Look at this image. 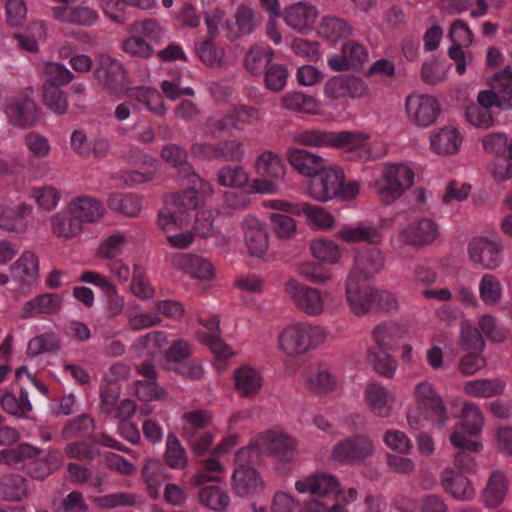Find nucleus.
Instances as JSON below:
<instances>
[{"label":"nucleus","instance_id":"obj_48","mask_svg":"<svg viewBox=\"0 0 512 512\" xmlns=\"http://www.w3.org/2000/svg\"><path fill=\"white\" fill-rule=\"evenodd\" d=\"M40 450L29 444H20L14 448L0 450V463L15 467L26 459L38 456Z\"/></svg>","mask_w":512,"mask_h":512},{"label":"nucleus","instance_id":"obj_30","mask_svg":"<svg viewBox=\"0 0 512 512\" xmlns=\"http://www.w3.org/2000/svg\"><path fill=\"white\" fill-rule=\"evenodd\" d=\"M369 407L377 416L388 417L390 415V403L394 402L387 389L377 383H371L365 390Z\"/></svg>","mask_w":512,"mask_h":512},{"label":"nucleus","instance_id":"obj_53","mask_svg":"<svg viewBox=\"0 0 512 512\" xmlns=\"http://www.w3.org/2000/svg\"><path fill=\"white\" fill-rule=\"evenodd\" d=\"M94 420L88 414H83L69 421L63 429V437L72 439L75 437H86L94 431Z\"/></svg>","mask_w":512,"mask_h":512},{"label":"nucleus","instance_id":"obj_29","mask_svg":"<svg viewBox=\"0 0 512 512\" xmlns=\"http://www.w3.org/2000/svg\"><path fill=\"white\" fill-rule=\"evenodd\" d=\"M236 443L235 438L231 439H225L220 444L217 445V447L214 449L212 457L204 461V472L198 473L194 476L192 483L195 486H200L206 481H220V478L218 476H208L206 474L207 471L210 472H217L222 470V465L218 461L217 457L220 454L226 453L229 451V449L234 446Z\"/></svg>","mask_w":512,"mask_h":512},{"label":"nucleus","instance_id":"obj_47","mask_svg":"<svg viewBox=\"0 0 512 512\" xmlns=\"http://www.w3.org/2000/svg\"><path fill=\"white\" fill-rule=\"evenodd\" d=\"M165 463L173 469H183L187 465V455L179 439L174 433L167 435Z\"/></svg>","mask_w":512,"mask_h":512},{"label":"nucleus","instance_id":"obj_32","mask_svg":"<svg viewBox=\"0 0 512 512\" xmlns=\"http://www.w3.org/2000/svg\"><path fill=\"white\" fill-rule=\"evenodd\" d=\"M71 211L73 215L80 218L81 222L93 223L103 216V206L98 200L81 196L71 203Z\"/></svg>","mask_w":512,"mask_h":512},{"label":"nucleus","instance_id":"obj_54","mask_svg":"<svg viewBox=\"0 0 512 512\" xmlns=\"http://www.w3.org/2000/svg\"><path fill=\"white\" fill-rule=\"evenodd\" d=\"M122 49L131 57L148 59L154 54L153 46L140 35L131 34L122 42Z\"/></svg>","mask_w":512,"mask_h":512},{"label":"nucleus","instance_id":"obj_34","mask_svg":"<svg viewBox=\"0 0 512 512\" xmlns=\"http://www.w3.org/2000/svg\"><path fill=\"white\" fill-rule=\"evenodd\" d=\"M318 33L324 39L336 42L352 34L351 25L337 16L324 17L319 25Z\"/></svg>","mask_w":512,"mask_h":512},{"label":"nucleus","instance_id":"obj_49","mask_svg":"<svg viewBox=\"0 0 512 512\" xmlns=\"http://www.w3.org/2000/svg\"><path fill=\"white\" fill-rule=\"evenodd\" d=\"M337 235L345 242H367L369 244H378L382 236L378 230L371 226H358L355 228H346L340 230Z\"/></svg>","mask_w":512,"mask_h":512},{"label":"nucleus","instance_id":"obj_61","mask_svg":"<svg viewBox=\"0 0 512 512\" xmlns=\"http://www.w3.org/2000/svg\"><path fill=\"white\" fill-rule=\"evenodd\" d=\"M491 96V105L501 110L512 109V85L494 84L492 89L481 91Z\"/></svg>","mask_w":512,"mask_h":512},{"label":"nucleus","instance_id":"obj_14","mask_svg":"<svg viewBox=\"0 0 512 512\" xmlns=\"http://www.w3.org/2000/svg\"><path fill=\"white\" fill-rule=\"evenodd\" d=\"M501 252V243L486 237L473 238L468 245L470 260L487 270H494L500 266Z\"/></svg>","mask_w":512,"mask_h":512},{"label":"nucleus","instance_id":"obj_27","mask_svg":"<svg viewBox=\"0 0 512 512\" xmlns=\"http://www.w3.org/2000/svg\"><path fill=\"white\" fill-rule=\"evenodd\" d=\"M508 481L503 472L495 470L491 473L483 491V499L489 508L498 507L505 499Z\"/></svg>","mask_w":512,"mask_h":512},{"label":"nucleus","instance_id":"obj_17","mask_svg":"<svg viewBox=\"0 0 512 512\" xmlns=\"http://www.w3.org/2000/svg\"><path fill=\"white\" fill-rule=\"evenodd\" d=\"M171 261L174 268L189 274L193 278L210 280L214 277V268L211 262L198 255L176 253Z\"/></svg>","mask_w":512,"mask_h":512},{"label":"nucleus","instance_id":"obj_51","mask_svg":"<svg viewBox=\"0 0 512 512\" xmlns=\"http://www.w3.org/2000/svg\"><path fill=\"white\" fill-rule=\"evenodd\" d=\"M168 343V337L163 331H153L137 339L134 347L138 352H146L154 356Z\"/></svg>","mask_w":512,"mask_h":512},{"label":"nucleus","instance_id":"obj_20","mask_svg":"<svg viewBox=\"0 0 512 512\" xmlns=\"http://www.w3.org/2000/svg\"><path fill=\"white\" fill-rule=\"evenodd\" d=\"M490 101L491 96L480 91L477 102L466 108L465 116L471 125L479 129H490L494 126L493 106Z\"/></svg>","mask_w":512,"mask_h":512},{"label":"nucleus","instance_id":"obj_41","mask_svg":"<svg viewBox=\"0 0 512 512\" xmlns=\"http://www.w3.org/2000/svg\"><path fill=\"white\" fill-rule=\"evenodd\" d=\"M52 228L57 236L71 238L82 231V222L80 218L73 215L70 206L66 213L57 214L52 218Z\"/></svg>","mask_w":512,"mask_h":512},{"label":"nucleus","instance_id":"obj_50","mask_svg":"<svg viewBox=\"0 0 512 512\" xmlns=\"http://www.w3.org/2000/svg\"><path fill=\"white\" fill-rule=\"evenodd\" d=\"M461 416L463 418L461 427L466 433L472 436L480 434L484 424V417L476 404L469 402L464 403L461 410Z\"/></svg>","mask_w":512,"mask_h":512},{"label":"nucleus","instance_id":"obj_8","mask_svg":"<svg viewBox=\"0 0 512 512\" xmlns=\"http://www.w3.org/2000/svg\"><path fill=\"white\" fill-rule=\"evenodd\" d=\"M259 457L262 453L271 455L282 462H291L297 449V442L281 431L268 430L257 435L256 442Z\"/></svg>","mask_w":512,"mask_h":512},{"label":"nucleus","instance_id":"obj_13","mask_svg":"<svg viewBox=\"0 0 512 512\" xmlns=\"http://www.w3.org/2000/svg\"><path fill=\"white\" fill-rule=\"evenodd\" d=\"M29 92L32 93L33 90L27 89L24 94L12 98L5 107L8 121L13 126L31 128L39 120L37 105Z\"/></svg>","mask_w":512,"mask_h":512},{"label":"nucleus","instance_id":"obj_58","mask_svg":"<svg viewBox=\"0 0 512 512\" xmlns=\"http://www.w3.org/2000/svg\"><path fill=\"white\" fill-rule=\"evenodd\" d=\"M310 249L315 258L330 264L336 263L340 256L338 246L333 241L327 239L313 241Z\"/></svg>","mask_w":512,"mask_h":512},{"label":"nucleus","instance_id":"obj_40","mask_svg":"<svg viewBox=\"0 0 512 512\" xmlns=\"http://www.w3.org/2000/svg\"><path fill=\"white\" fill-rule=\"evenodd\" d=\"M198 498L201 504L218 512L225 511L230 503L227 492L217 485H208L201 488L198 492Z\"/></svg>","mask_w":512,"mask_h":512},{"label":"nucleus","instance_id":"obj_23","mask_svg":"<svg viewBox=\"0 0 512 512\" xmlns=\"http://www.w3.org/2000/svg\"><path fill=\"white\" fill-rule=\"evenodd\" d=\"M384 263V256L378 249H368L355 257V264L349 275H355L356 278H364L368 281L381 271Z\"/></svg>","mask_w":512,"mask_h":512},{"label":"nucleus","instance_id":"obj_44","mask_svg":"<svg viewBox=\"0 0 512 512\" xmlns=\"http://www.w3.org/2000/svg\"><path fill=\"white\" fill-rule=\"evenodd\" d=\"M107 205L111 210L127 217H136L141 210V200L133 194H111L108 197Z\"/></svg>","mask_w":512,"mask_h":512},{"label":"nucleus","instance_id":"obj_38","mask_svg":"<svg viewBox=\"0 0 512 512\" xmlns=\"http://www.w3.org/2000/svg\"><path fill=\"white\" fill-rule=\"evenodd\" d=\"M444 489L458 500L468 499L473 494L469 479L463 474H454L452 470H445L442 477Z\"/></svg>","mask_w":512,"mask_h":512},{"label":"nucleus","instance_id":"obj_21","mask_svg":"<svg viewBox=\"0 0 512 512\" xmlns=\"http://www.w3.org/2000/svg\"><path fill=\"white\" fill-rule=\"evenodd\" d=\"M300 493L310 492L313 495L325 496L340 493V485L333 475L318 473L299 480L295 484Z\"/></svg>","mask_w":512,"mask_h":512},{"label":"nucleus","instance_id":"obj_45","mask_svg":"<svg viewBox=\"0 0 512 512\" xmlns=\"http://www.w3.org/2000/svg\"><path fill=\"white\" fill-rule=\"evenodd\" d=\"M244 155V144L237 139L215 142V160L239 163L243 160Z\"/></svg>","mask_w":512,"mask_h":512},{"label":"nucleus","instance_id":"obj_56","mask_svg":"<svg viewBox=\"0 0 512 512\" xmlns=\"http://www.w3.org/2000/svg\"><path fill=\"white\" fill-rule=\"evenodd\" d=\"M59 349V339L53 333L39 335L31 339L27 347V355L36 357L43 353L55 352Z\"/></svg>","mask_w":512,"mask_h":512},{"label":"nucleus","instance_id":"obj_28","mask_svg":"<svg viewBox=\"0 0 512 512\" xmlns=\"http://www.w3.org/2000/svg\"><path fill=\"white\" fill-rule=\"evenodd\" d=\"M27 481L18 474H7L0 478V498L5 501L20 502L26 499Z\"/></svg>","mask_w":512,"mask_h":512},{"label":"nucleus","instance_id":"obj_43","mask_svg":"<svg viewBox=\"0 0 512 512\" xmlns=\"http://www.w3.org/2000/svg\"><path fill=\"white\" fill-rule=\"evenodd\" d=\"M216 181L222 187L242 188L248 184L249 176L242 166L225 165L217 170Z\"/></svg>","mask_w":512,"mask_h":512},{"label":"nucleus","instance_id":"obj_36","mask_svg":"<svg viewBox=\"0 0 512 512\" xmlns=\"http://www.w3.org/2000/svg\"><path fill=\"white\" fill-rule=\"evenodd\" d=\"M505 382L498 379H479L466 383L465 392L473 397L490 398L501 395L505 389Z\"/></svg>","mask_w":512,"mask_h":512},{"label":"nucleus","instance_id":"obj_60","mask_svg":"<svg viewBox=\"0 0 512 512\" xmlns=\"http://www.w3.org/2000/svg\"><path fill=\"white\" fill-rule=\"evenodd\" d=\"M265 68L264 80L266 87L274 92L282 91L288 79L287 68L283 64H270Z\"/></svg>","mask_w":512,"mask_h":512},{"label":"nucleus","instance_id":"obj_15","mask_svg":"<svg viewBox=\"0 0 512 512\" xmlns=\"http://www.w3.org/2000/svg\"><path fill=\"white\" fill-rule=\"evenodd\" d=\"M373 443L365 436H355L339 442L333 449L334 459L340 462L362 461L373 453Z\"/></svg>","mask_w":512,"mask_h":512},{"label":"nucleus","instance_id":"obj_18","mask_svg":"<svg viewBox=\"0 0 512 512\" xmlns=\"http://www.w3.org/2000/svg\"><path fill=\"white\" fill-rule=\"evenodd\" d=\"M286 157L295 170L307 177L317 176L326 166L324 158L304 149L290 148Z\"/></svg>","mask_w":512,"mask_h":512},{"label":"nucleus","instance_id":"obj_7","mask_svg":"<svg viewBox=\"0 0 512 512\" xmlns=\"http://www.w3.org/2000/svg\"><path fill=\"white\" fill-rule=\"evenodd\" d=\"M361 138L356 132L351 131H325L320 129H306L294 135V141L300 145L309 147L354 148Z\"/></svg>","mask_w":512,"mask_h":512},{"label":"nucleus","instance_id":"obj_39","mask_svg":"<svg viewBox=\"0 0 512 512\" xmlns=\"http://www.w3.org/2000/svg\"><path fill=\"white\" fill-rule=\"evenodd\" d=\"M285 109L303 114H315L318 111V102L311 96L302 92H289L282 98Z\"/></svg>","mask_w":512,"mask_h":512},{"label":"nucleus","instance_id":"obj_57","mask_svg":"<svg viewBox=\"0 0 512 512\" xmlns=\"http://www.w3.org/2000/svg\"><path fill=\"white\" fill-rule=\"evenodd\" d=\"M45 76L44 86L58 87L72 81L74 75L64 65L59 63H46L43 70Z\"/></svg>","mask_w":512,"mask_h":512},{"label":"nucleus","instance_id":"obj_62","mask_svg":"<svg viewBox=\"0 0 512 512\" xmlns=\"http://www.w3.org/2000/svg\"><path fill=\"white\" fill-rule=\"evenodd\" d=\"M44 104L57 114H64L68 108V102L64 91L55 86H43Z\"/></svg>","mask_w":512,"mask_h":512},{"label":"nucleus","instance_id":"obj_24","mask_svg":"<svg viewBox=\"0 0 512 512\" xmlns=\"http://www.w3.org/2000/svg\"><path fill=\"white\" fill-rule=\"evenodd\" d=\"M62 307V298L55 293H44L26 302L21 310V317L32 318L40 314L52 315Z\"/></svg>","mask_w":512,"mask_h":512},{"label":"nucleus","instance_id":"obj_33","mask_svg":"<svg viewBox=\"0 0 512 512\" xmlns=\"http://www.w3.org/2000/svg\"><path fill=\"white\" fill-rule=\"evenodd\" d=\"M198 205V192L191 188L171 195L167 201V210L173 211L174 215L177 214L180 217V223H182L187 212L197 209Z\"/></svg>","mask_w":512,"mask_h":512},{"label":"nucleus","instance_id":"obj_46","mask_svg":"<svg viewBox=\"0 0 512 512\" xmlns=\"http://www.w3.org/2000/svg\"><path fill=\"white\" fill-rule=\"evenodd\" d=\"M234 18L238 31H230L227 34V38L231 41L239 38L240 36L251 34L257 26L254 11L245 5L238 6Z\"/></svg>","mask_w":512,"mask_h":512},{"label":"nucleus","instance_id":"obj_52","mask_svg":"<svg viewBox=\"0 0 512 512\" xmlns=\"http://www.w3.org/2000/svg\"><path fill=\"white\" fill-rule=\"evenodd\" d=\"M481 300L487 305H495L502 296V288L499 280L492 274L483 275L479 284Z\"/></svg>","mask_w":512,"mask_h":512},{"label":"nucleus","instance_id":"obj_11","mask_svg":"<svg viewBox=\"0 0 512 512\" xmlns=\"http://www.w3.org/2000/svg\"><path fill=\"white\" fill-rule=\"evenodd\" d=\"M375 287L364 278L349 275L345 282V298L351 312L356 316H364L373 312V294Z\"/></svg>","mask_w":512,"mask_h":512},{"label":"nucleus","instance_id":"obj_19","mask_svg":"<svg viewBox=\"0 0 512 512\" xmlns=\"http://www.w3.org/2000/svg\"><path fill=\"white\" fill-rule=\"evenodd\" d=\"M461 144L462 136L453 126L439 128L430 135L431 149L439 155H454L459 151Z\"/></svg>","mask_w":512,"mask_h":512},{"label":"nucleus","instance_id":"obj_42","mask_svg":"<svg viewBox=\"0 0 512 512\" xmlns=\"http://www.w3.org/2000/svg\"><path fill=\"white\" fill-rule=\"evenodd\" d=\"M388 351L387 349L370 347L367 360L378 374L386 378H392L395 374L397 363Z\"/></svg>","mask_w":512,"mask_h":512},{"label":"nucleus","instance_id":"obj_10","mask_svg":"<svg viewBox=\"0 0 512 512\" xmlns=\"http://www.w3.org/2000/svg\"><path fill=\"white\" fill-rule=\"evenodd\" d=\"M405 108L410 122L418 127L434 124L441 113L438 100L426 94H412L406 98Z\"/></svg>","mask_w":512,"mask_h":512},{"label":"nucleus","instance_id":"obj_64","mask_svg":"<svg viewBox=\"0 0 512 512\" xmlns=\"http://www.w3.org/2000/svg\"><path fill=\"white\" fill-rule=\"evenodd\" d=\"M55 512H88L89 506L79 491H72L58 503L54 502Z\"/></svg>","mask_w":512,"mask_h":512},{"label":"nucleus","instance_id":"obj_3","mask_svg":"<svg viewBox=\"0 0 512 512\" xmlns=\"http://www.w3.org/2000/svg\"><path fill=\"white\" fill-rule=\"evenodd\" d=\"M16 384L20 387V394L17 398L8 390L0 391V406L8 414L16 417H26L32 411V404L29 396L36 391L42 394L48 393V388L38 382L27 370L26 366L19 367L15 372Z\"/></svg>","mask_w":512,"mask_h":512},{"label":"nucleus","instance_id":"obj_9","mask_svg":"<svg viewBox=\"0 0 512 512\" xmlns=\"http://www.w3.org/2000/svg\"><path fill=\"white\" fill-rule=\"evenodd\" d=\"M415 399L419 411L434 425L442 428L446 425L448 415L441 396L431 383L424 381L415 387Z\"/></svg>","mask_w":512,"mask_h":512},{"label":"nucleus","instance_id":"obj_16","mask_svg":"<svg viewBox=\"0 0 512 512\" xmlns=\"http://www.w3.org/2000/svg\"><path fill=\"white\" fill-rule=\"evenodd\" d=\"M438 234V226L432 220L421 218L403 229L400 237L405 244L420 247L431 244Z\"/></svg>","mask_w":512,"mask_h":512},{"label":"nucleus","instance_id":"obj_55","mask_svg":"<svg viewBox=\"0 0 512 512\" xmlns=\"http://www.w3.org/2000/svg\"><path fill=\"white\" fill-rule=\"evenodd\" d=\"M161 157L174 167L179 168L185 175H190L192 166L187 162V152L176 144H168L162 148Z\"/></svg>","mask_w":512,"mask_h":512},{"label":"nucleus","instance_id":"obj_63","mask_svg":"<svg viewBox=\"0 0 512 512\" xmlns=\"http://www.w3.org/2000/svg\"><path fill=\"white\" fill-rule=\"evenodd\" d=\"M24 144L31 154L38 159L46 158L51 150L48 139L34 131L28 132L23 138Z\"/></svg>","mask_w":512,"mask_h":512},{"label":"nucleus","instance_id":"obj_1","mask_svg":"<svg viewBox=\"0 0 512 512\" xmlns=\"http://www.w3.org/2000/svg\"><path fill=\"white\" fill-rule=\"evenodd\" d=\"M309 195L319 202H327L334 198L343 201L354 199L359 194V185L355 181L345 183V174L341 167L323 168L314 176L308 186Z\"/></svg>","mask_w":512,"mask_h":512},{"label":"nucleus","instance_id":"obj_5","mask_svg":"<svg viewBox=\"0 0 512 512\" xmlns=\"http://www.w3.org/2000/svg\"><path fill=\"white\" fill-rule=\"evenodd\" d=\"M93 74L101 89L110 95L123 96L130 89L126 68L119 60L108 54L96 57Z\"/></svg>","mask_w":512,"mask_h":512},{"label":"nucleus","instance_id":"obj_2","mask_svg":"<svg viewBox=\"0 0 512 512\" xmlns=\"http://www.w3.org/2000/svg\"><path fill=\"white\" fill-rule=\"evenodd\" d=\"M257 449V446H247L236 452L231 485L238 497L251 498L264 491L265 482L254 467L259 461Z\"/></svg>","mask_w":512,"mask_h":512},{"label":"nucleus","instance_id":"obj_4","mask_svg":"<svg viewBox=\"0 0 512 512\" xmlns=\"http://www.w3.org/2000/svg\"><path fill=\"white\" fill-rule=\"evenodd\" d=\"M414 183V172L405 164H386L382 176L375 184L381 202L390 205L399 199Z\"/></svg>","mask_w":512,"mask_h":512},{"label":"nucleus","instance_id":"obj_6","mask_svg":"<svg viewBox=\"0 0 512 512\" xmlns=\"http://www.w3.org/2000/svg\"><path fill=\"white\" fill-rule=\"evenodd\" d=\"M324 338L321 328L301 323L286 327L279 336V344L288 356H294L318 346Z\"/></svg>","mask_w":512,"mask_h":512},{"label":"nucleus","instance_id":"obj_31","mask_svg":"<svg viewBox=\"0 0 512 512\" xmlns=\"http://www.w3.org/2000/svg\"><path fill=\"white\" fill-rule=\"evenodd\" d=\"M10 269L13 278L23 284H29L38 276L39 262L33 252L25 251Z\"/></svg>","mask_w":512,"mask_h":512},{"label":"nucleus","instance_id":"obj_59","mask_svg":"<svg viewBox=\"0 0 512 512\" xmlns=\"http://www.w3.org/2000/svg\"><path fill=\"white\" fill-rule=\"evenodd\" d=\"M130 34L140 35L144 39L160 41L163 29L155 19L135 21L128 27Z\"/></svg>","mask_w":512,"mask_h":512},{"label":"nucleus","instance_id":"obj_12","mask_svg":"<svg viewBox=\"0 0 512 512\" xmlns=\"http://www.w3.org/2000/svg\"><path fill=\"white\" fill-rule=\"evenodd\" d=\"M284 291L304 313L317 316L323 312L324 301L318 289L306 286L296 279H289L284 284Z\"/></svg>","mask_w":512,"mask_h":512},{"label":"nucleus","instance_id":"obj_22","mask_svg":"<svg viewBox=\"0 0 512 512\" xmlns=\"http://www.w3.org/2000/svg\"><path fill=\"white\" fill-rule=\"evenodd\" d=\"M245 243L251 256L262 257L268 249V236L255 217H247L243 222Z\"/></svg>","mask_w":512,"mask_h":512},{"label":"nucleus","instance_id":"obj_37","mask_svg":"<svg viewBox=\"0 0 512 512\" xmlns=\"http://www.w3.org/2000/svg\"><path fill=\"white\" fill-rule=\"evenodd\" d=\"M184 425L182 427V437L184 440H191L192 437L202 434L211 421V414L206 410L189 411L182 415Z\"/></svg>","mask_w":512,"mask_h":512},{"label":"nucleus","instance_id":"obj_35","mask_svg":"<svg viewBox=\"0 0 512 512\" xmlns=\"http://www.w3.org/2000/svg\"><path fill=\"white\" fill-rule=\"evenodd\" d=\"M256 172L263 178L279 179L285 174V165L280 157L271 152H263L255 162Z\"/></svg>","mask_w":512,"mask_h":512},{"label":"nucleus","instance_id":"obj_25","mask_svg":"<svg viewBox=\"0 0 512 512\" xmlns=\"http://www.w3.org/2000/svg\"><path fill=\"white\" fill-rule=\"evenodd\" d=\"M317 16V9L304 2L292 4L284 11V20L287 25L299 31L311 27Z\"/></svg>","mask_w":512,"mask_h":512},{"label":"nucleus","instance_id":"obj_26","mask_svg":"<svg viewBox=\"0 0 512 512\" xmlns=\"http://www.w3.org/2000/svg\"><path fill=\"white\" fill-rule=\"evenodd\" d=\"M235 390L241 397L249 398L256 396L263 380L258 371L250 366H241L234 371Z\"/></svg>","mask_w":512,"mask_h":512}]
</instances>
